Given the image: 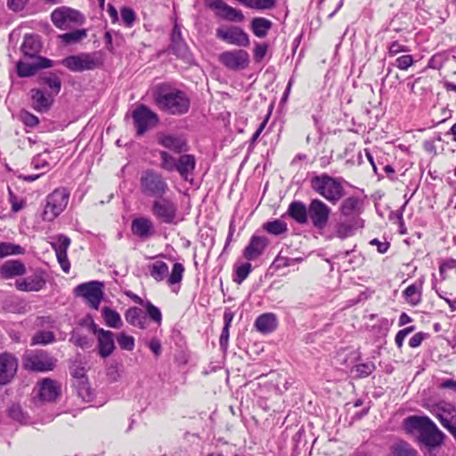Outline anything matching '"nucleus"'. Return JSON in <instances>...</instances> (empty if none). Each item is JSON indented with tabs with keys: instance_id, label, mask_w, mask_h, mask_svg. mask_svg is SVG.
<instances>
[{
	"instance_id": "f257e3e1",
	"label": "nucleus",
	"mask_w": 456,
	"mask_h": 456,
	"mask_svg": "<svg viewBox=\"0 0 456 456\" xmlns=\"http://www.w3.org/2000/svg\"><path fill=\"white\" fill-rule=\"evenodd\" d=\"M152 95L156 106L169 115H183L188 112L191 106L188 95L167 83L158 84Z\"/></svg>"
},
{
	"instance_id": "f03ea898",
	"label": "nucleus",
	"mask_w": 456,
	"mask_h": 456,
	"mask_svg": "<svg viewBox=\"0 0 456 456\" xmlns=\"http://www.w3.org/2000/svg\"><path fill=\"white\" fill-rule=\"evenodd\" d=\"M403 426L407 434L419 431V441L426 447H440L444 442L445 435L428 416L407 417L403 419Z\"/></svg>"
},
{
	"instance_id": "7ed1b4c3",
	"label": "nucleus",
	"mask_w": 456,
	"mask_h": 456,
	"mask_svg": "<svg viewBox=\"0 0 456 456\" xmlns=\"http://www.w3.org/2000/svg\"><path fill=\"white\" fill-rule=\"evenodd\" d=\"M311 188L332 205H336L344 196L342 178L326 173L314 175L310 180Z\"/></svg>"
},
{
	"instance_id": "20e7f679",
	"label": "nucleus",
	"mask_w": 456,
	"mask_h": 456,
	"mask_svg": "<svg viewBox=\"0 0 456 456\" xmlns=\"http://www.w3.org/2000/svg\"><path fill=\"white\" fill-rule=\"evenodd\" d=\"M140 190L148 198H161L169 191L165 177L154 169L144 170L140 177Z\"/></svg>"
},
{
	"instance_id": "39448f33",
	"label": "nucleus",
	"mask_w": 456,
	"mask_h": 456,
	"mask_svg": "<svg viewBox=\"0 0 456 456\" xmlns=\"http://www.w3.org/2000/svg\"><path fill=\"white\" fill-rule=\"evenodd\" d=\"M69 198V193L65 188L55 189L46 197L42 219L47 222L53 221L66 208Z\"/></svg>"
},
{
	"instance_id": "423d86ee",
	"label": "nucleus",
	"mask_w": 456,
	"mask_h": 456,
	"mask_svg": "<svg viewBox=\"0 0 456 456\" xmlns=\"http://www.w3.org/2000/svg\"><path fill=\"white\" fill-rule=\"evenodd\" d=\"M151 276L158 282L164 281L167 278V283L168 286H174L180 284L183 281L185 268L181 263H175L172 266V270L169 275L168 265L163 261H156L150 265Z\"/></svg>"
},
{
	"instance_id": "0eeeda50",
	"label": "nucleus",
	"mask_w": 456,
	"mask_h": 456,
	"mask_svg": "<svg viewBox=\"0 0 456 456\" xmlns=\"http://www.w3.org/2000/svg\"><path fill=\"white\" fill-rule=\"evenodd\" d=\"M51 20L57 28L62 30L86 22V17L80 11L69 6H61L54 9L51 13Z\"/></svg>"
},
{
	"instance_id": "6e6552de",
	"label": "nucleus",
	"mask_w": 456,
	"mask_h": 456,
	"mask_svg": "<svg viewBox=\"0 0 456 456\" xmlns=\"http://www.w3.org/2000/svg\"><path fill=\"white\" fill-rule=\"evenodd\" d=\"M23 367L34 372H47L55 367L56 360L45 350L27 352L23 357Z\"/></svg>"
},
{
	"instance_id": "1a4fd4ad",
	"label": "nucleus",
	"mask_w": 456,
	"mask_h": 456,
	"mask_svg": "<svg viewBox=\"0 0 456 456\" xmlns=\"http://www.w3.org/2000/svg\"><path fill=\"white\" fill-rule=\"evenodd\" d=\"M104 284L98 281H91L77 285L74 289L75 297H82L90 308L98 310L104 297Z\"/></svg>"
},
{
	"instance_id": "9d476101",
	"label": "nucleus",
	"mask_w": 456,
	"mask_h": 456,
	"mask_svg": "<svg viewBox=\"0 0 456 456\" xmlns=\"http://www.w3.org/2000/svg\"><path fill=\"white\" fill-rule=\"evenodd\" d=\"M153 216L161 223L173 224L176 223L178 215L177 203L170 198L155 199L151 207Z\"/></svg>"
},
{
	"instance_id": "9b49d317",
	"label": "nucleus",
	"mask_w": 456,
	"mask_h": 456,
	"mask_svg": "<svg viewBox=\"0 0 456 456\" xmlns=\"http://www.w3.org/2000/svg\"><path fill=\"white\" fill-rule=\"evenodd\" d=\"M307 213L312 225L322 230L329 223L331 208L322 200L313 199L307 207Z\"/></svg>"
},
{
	"instance_id": "f8f14e48",
	"label": "nucleus",
	"mask_w": 456,
	"mask_h": 456,
	"mask_svg": "<svg viewBox=\"0 0 456 456\" xmlns=\"http://www.w3.org/2000/svg\"><path fill=\"white\" fill-rule=\"evenodd\" d=\"M132 118L139 135L143 134L159 123L158 115L144 104H140L133 111Z\"/></svg>"
},
{
	"instance_id": "ddd939ff",
	"label": "nucleus",
	"mask_w": 456,
	"mask_h": 456,
	"mask_svg": "<svg viewBox=\"0 0 456 456\" xmlns=\"http://www.w3.org/2000/svg\"><path fill=\"white\" fill-rule=\"evenodd\" d=\"M61 63L72 72L93 70L100 65L94 54L84 53L64 58Z\"/></svg>"
},
{
	"instance_id": "4468645a",
	"label": "nucleus",
	"mask_w": 456,
	"mask_h": 456,
	"mask_svg": "<svg viewBox=\"0 0 456 456\" xmlns=\"http://www.w3.org/2000/svg\"><path fill=\"white\" fill-rule=\"evenodd\" d=\"M216 36L218 39L232 45L247 47L250 44L248 35L237 26L218 28Z\"/></svg>"
},
{
	"instance_id": "2eb2a0df",
	"label": "nucleus",
	"mask_w": 456,
	"mask_h": 456,
	"mask_svg": "<svg viewBox=\"0 0 456 456\" xmlns=\"http://www.w3.org/2000/svg\"><path fill=\"white\" fill-rule=\"evenodd\" d=\"M219 61L229 69L242 70L248 67L249 54L242 49L228 50L219 55Z\"/></svg>"
},
{
	"instance_id": "dca6fc26",
	"label": "nucleus",
	"mask_w": 456,
	"mask_h": 456,
	"mask_svg": "<svg viewBox=\"0 0 456 456\" xmlns=\"http://www.w3.org/2000/svg\"><path fill=\"white\" fill-rule=\"evenodd\" d=\"M46 285V273L42 269H37L34 273L25 278H20L15 281V288L19 291L38 292Z\"/></svg>"
},
{
	"instance_id": "f3484780",
	"label": "nucleus",
	"mask_w": 456,
	"mask_h": 456,
	"mask_svg": "<svg viewBox=\"0 0 456 456\" xmlns=\"http://www.w3.org/2000/svg\"><path fill=\"white\" fill-rule=\"evenodd\" d=\"M364 211V200L359 196L351 195L344 199L339 205L338 212L346 219L363 220L361 215Z\"/></svg>"
},
{
	"instance_id": "a211bd4d",
	"label": "nucleus",
	"mask_w": 456,
	"mask_h": 456,
	"mask_svg": "<svg viewBox=\"0 0 456 456\" xmlns=\"http://www.w3.org/2000/svg\"><path fill=\"white\" fill-rule=\"evenodd\" d=\"M207 6L216 11V16L225 20L241 22L245 19L241 10L227 4L224 0H211L207 3Z\"/></svg>"
},
{
	"instance_id": "6ab92c4d",
	"label": "nucleus",
	"mask_w": 456,
	"mask_h": 456,
	"mask_svg": "<svg viewBox=\"0 0 456 456\" xmlns=\"http://www.w3.org/2000/svg\"><path fill=\"white\" fill-rule=\"evenodd\" d=\"M18 366L19 362L14 354L9 352L0 354V386H5L13 379Z\"/></svg>"
},
{
	"instance_id": "aec40b11",
	"label": "nucleus",
	"mask_w": 456,
	"mask_h": 456,
	"mask_svg": "<svg viewBox=\"0 0 456 456\" xmlns=\"http://www.w3.org/2000/svg\"><path fill=\"white\" fill-rule=\"evenodd\" d=\"M70 243V239L64 234L57 235L55 237V241L51 242V247L55 252L57 261L65 273H69L71 266L67 254Z\"/></svg>"
},
{
	"instance_id": "412c9836",
	"label": "nucleus",
	"mask_w": 456,
	"mask_h": 456,
	"mask_svg": "<svg viewBox=\"0 0 456 456\" xmlns=\"http://www.w3.org/2000/svg\"><path fill=\"white\" fill-rule=\"evenodd\" d=\"M37 396L41 402H54L61 394V386L57 381L44 378L37 384Z\"/></svg>"
},
{
	"instance_id": "4be33fe9",
	"label": "nucleus",
	"mask_w": 456,
	"mask_h": 456,
	"mask_svg": "<svg viewBox=\"0 0 456 456\" xmlns=\"http://www.w3.org/2000/svg\"><path fill=\"white\" fill-rule=\"evenodd\" d=\"M268 245L269 240L266 237L254 234L243 250V257L247 261H255L265 253Z\"/></svg>"
},
{
	"instance_id": "5701e85b",
	"label": "nucleus",
	"mask_w": 456,
	"mask_h": 456,
	"mask_svg": "<svg viewBox=\"0 0 456 456\" xmlns=\"http://www.w3.org/2000/svg\"><path fill=\"white\" fill-rule=\"evenodd\" d=\"M53 61L45 57H37L33 62L19 61L16 64L17 75L20 77H28L35 75L39 69L51 68Z\"/></svg>"
},
{
	"instance_id": "b1692460",
	"label": "nucleus",
	"mask_w": 456,
	"mask_h": 456,
	"mask_svg": "<svg viewBox=\"0 0 456 456\" xmlns=\"http://www.w3.org/2000/svg\"><path fill=\"white\" fill-rule=\"evenodd\" d=\"M31 107L37 112H46L53 103L52 94H46L42 89L33 88L29 92Z\"/></svg>"
},
{
	"instance_id": "393cba45",
	"label": "nucleus",
	"mask_w": 456,
	"mask_h": 456,
	"mask_svg": "<svg viewBox=\"0 0 456 456\" xmlns=\"http://www.w3.org/2000/svg\"><path fill=\"white\" fill-rule=\"evenodd\" d=\"M26 265L19 259H11L4 261L0 265V278L2 280H11L16 277H21L26 273Z\"/></svg>"
},
{
	"instance_id": "a878e982",
	"label": "nucleus",
	"mask_w": 456,
	"mask_h": 456,
	"mask_svg": "<svg viewBox=\"0 0 456 456\" xmlns=\"http://www.w3.org/2000/svg\"><path fill=\"white\" fill-rule=\"evenodd\" d=\"M131 231L134 235L145 240L155 234L153 222L145 216L134 218L131 224Z\"/></svg>"
},
{
	"instance_id": "bb28decb",
	"label": "nucleus",
	"mask_w": 456,
	"mask_h": 456,
	"mask_svg": "<svg viewBox=\"0 0 456 456\" xmlns=\"http://www.w3.org/2000/svg\"><path fill=\"white\" fill-rule=\"evenodd\" d=\"M423 285L424 281L418 279L403 290L402 295L409 305L418 306L422 302Z\"/></svg>"
},
{
	"instance_id": "cd10ccee",
	"label": "nucleus",
	"mask_w": 456,
	"mask_h": 456,
	"mask_svg": "<svg viewBox=\"0 0 456 456\" xmlns=\"http://www.w3.org/2000/svg\"><path fill=\"white\" fill-rule=\"evenodd\" d=\"M196 168V158L192 154H183L177 159L175 170L184 181H189V175Z\"/></svg>"
},
{
	"instance_id": "c85d7f7f",
	"label": "nucleus",
	"mask_w": 456,
	"mask_h": 456,
	"mask_svg": "<svg viewBox=\"0 0 456 456\" xmlns=\"http://www.w3.org/2000/svg\"><path fill=\"white\" fill-rule=\"evenodd\" d=\"M158 142L160 145L173 151L175 153H182L188 151L186 140L179 136L163 134L159 137Z\"/></svg>"
},
{
	"instance_id": "c756f323",
	"label": "nucleus",
	"mask_w": 456,
	"mask_h": 456,
	"mask_svg": "<svg viewBox=\"0 0 456 456\" xmlns=\"http://www.w3.org/2000/svg\"><path fill=\"white\" fill-rule=\"evenodd\" d=\"M97 340L100 356L107 358L111 355L115 349L114 333L110 330L102 331Z\"/></svg>"
},
{
	"instance_id": "7c9ffc66",
	"label": "nucleus",
	"mask_w": 456,
	"mask_h": 456,
	"mask_svg": "<svg viewBox=\"0 0 456 456\" xmlns=\"http://www.w3.org/2000/svg\"><path fill=\"white\" fill-rule=\"evenodd\" d=\"M364 226V220L346 219L336 225L337 237L345 239L354 235V232Z\"/></svg>"
},
{
	"instance_id": "2f4dec72",
	"label": "nucleus",
	"mask_w": 456,
	"mask_h": 456,
	"mask_svg": "<svg viewBox=\"0 0 456 456\" xmlns=\"http://www.w3.org/2000/svg\"><path fill=\"white\" fill-rule=\"evenodd\" d=\"M42 48L41 41L37 36L26 35L20 50L27 57L37 59Z\"/></svg>"
},
{
	"instance_id": "473e14b6",
	"label": "nucleus",
	"mask_w": 456,
	"mask_h": 456,
	"mask_svg": "<svg viewBox=\"0 0 456 456\" xmlns=\"http://www.w3.org/2000/svg\"><path fill=\"white\" fill-rule=\"evenodd\" d=\"M125 319L130 325L145 330L148 326L147 317L142 310L136 306L129 307L125 313Z\"/></svg>"
},
{
	"instance_id": "72a5a7b5",
	"label": "nucleus",
	"mask_w": 456,
	"mask_h": 456,
	"mask_svg": "<svg viewBox=\"0 0 456 456\" xmlns=\"http://www.w3.org/2000/svg\"><path fill=\"white\" fill-rule=\"evenodd\" d=\"M254 325L260 333L268 334L276 329L277 319L274 314H263L256 319Z\"/></svg>"
},
{
	"instance_id": "f704fd0d",
	"label": "nucleus",
	"mask_w": 456,
	"mask_h": 456,
	"mask_svg": "<svg viewBox=\"0 0 456 456\" xmlns=\"http://www.w3.org/2000/svg\"><path fill=\"white\" fill-rule=\"evenodd\" d=\"M287 214L297 223L304 224L307 223L308 213L305 204L300 200L292 201L288 208Z\"/></svg>"
},
{
	"instance_id": "c9c22d12",
	"label": "nucleus",
	"mask_w": 456,
	"mask_h": 456,
	"mask_svg": "<svg viewBox=\"0 0 456 456\" xmlns=\"http://www.w3.org/2000/svg\"><path fill=\"white\" fill-rule=\"evenodd\" d=\"M273 22L265 17H256L250 21V29L258 38L265 37L272 28Z\"/></svg>"
},
{
	"instance_id": "e433bc0d",
	"label": "nucleus",
	"mask_w": 456,
	"mask_h": 456,
	"mask_svg": "<svg viewBox=\"0 0 456 456\" xmlns=\"http://www.w3.org/2000/svg\"><path fill=\"white\" fill-rule=\"evenodd\" d=\"M392 456H419V452L408 442L398 440L391 446Z\"/></svg>"
},
{
	"instance_id": "4c0bfd02",
	"label": "nucleus",
	"mask_w": 456,
	"mask_h": 456,
	"mask_svg": "<svg viewBox=\"0 0 456 456\" xmlns=\"http://www.w3.org/2000/svg\"><path fill=\"white\" fill-rule=\"evenodd\" d=\"M102 315L105 324L113 329H119L122 327L123 322L120 314L109 306H104L102 309Z\"/></svg>"
},
{
	"instance_id": "58836bf2",
	"label": "nucleus",
	"mask_w": 456,
	"mask_h": 456,
	"mask_svg": "<svg viewBox=\"0 0 456 456\" xmlns=\"http://www.w3.org/2000/svg\"><path fill=\"white\" fill-rule=\"evenodd\" d=\"M39 84L46 86L51 90L48 94H52L53 97L57 95L61 89V80L54 73L40 77Z\"/></svg>"
},
{
	"instance_id": "ea45409f",
	"label": "nucleus",
	"mask_w": 456,
	"mask_h": 456,
	"mask_svg": "<svg viewBox=\"0 0 456 456\" xmlns=\"http://www.w3.org/2000/svg\"><path fill=\"white\" fill-rule=\"evenodd\" d=\"M433 414L437 419V415L441 414L447 417L450 420L456 422V407L452 403L444 402L436 405Z\"/></svg>"
},
{
	"instance_id": "a19ab883",
	"label": "nucleus",
	"mask_w": 456,
	"mask_h": 456,
	"mask_svg": "<svg viewBox=\"0 0 456 456\" xmlns=\"http://www.w3.org/2000/svg\"><path fill=\"white\" fill-rule=\"evenodd\" d=\"M88 30L86 28L76 29L59 36L61 42L65 44H76L87 37Z\"/></svg>"
},
{
	"instance_id": "79ce46f5",
	"label": "nucleus",
	"mask_w": 456,
	"mask_h": 456,
	"mask_svg": "<svg viewBox=\"0 0 456 456\" xmlns=\"http://www.w3.org/2000/svg\"><path fill=\"white\" fill-rule=\"evenodd\" d=\"M24 253L25 249L20 245L11 242H0V259L10 256L23 255Z\"/></svg>"
},
{
	"instance_id": "37998d69",
	"label": "nucleus",
	"mask_w": 456,
	"mask_h": 456,
	"mask_svg": "<svg viewBox=\"0 0 456 456\" xmlns=\"http://www.w3.org/2000/svg\"><path fill=\"white\" fill-rule=\"evenodd\" d=\"M263 229L270 234L281 235L288 231L287 224L280 219L266 222L263 224Z\"/></svg>"
},
{
	"instance_id": "c03bdc74",
	"label": "nucleus",
	"mask_w": 456,
	"mask_h": 456,
	"mask_svg": "<svg viewBox=\"0 0 456 456\" xmlns=\"http://www.w3.org/2000/svg\"><path fill=\"white\" fill-rule=\"evenodd\" d=\"M55 341V335L53 331L39 330L31 338V346L49 345Z\"/></svg>"
},
{
	"instance_id": "a18cd8bd",
	"label": "nucleus",
	"mask_w": 456,
	"mask_h": 456,
	"mask_svg": "<svg viewBox=\"0 0 456 456\" xmlns=\"http://www.w3.org/2000/svg\"><path fill=\"white\" fill-rule=\"evenodd\" d=\"M160 164L159 167L167 172H174L176 167L177 159L173 157L169 152L159 151Z\"/></svg>"
},
{
	"instance_id": "49530a36",
	"label": "nucleus",
	"mask_w": 456,
	"mask_h": 456,
	"mask_svg": "<svg viewBox=\"0 0 456 456\" xmlns=\"http://www.w3.org/2000/svg\"><path fill=\"white\" fill-rule=\"evenodd\" d=\"M232 314H229V313H225L224 314V328L222 330V332H221V335H220V338H219V344H220V346L224 348L227 346V344H228V340H229V330H230V327H231V322L232 321Z\"/></svg>"
},
{
	"instance_id": "de8ad7c7",
	"label": "nucleus",
	"mask_w": 456,
	"mask_h": 456,
	"mask_svg": "<svg viewBox=\"0 0 456 456\" xmlns=\"http://www.w3.org/2000/svg\"><path fill=\"white\" fill-rule=\"evenodd\" d=\"M252 272V265L248 261L247 263H244L235 269V276L233 278V281L237 284L242 283L249 275V273Z\"/></svg>"
},
{
	"instance_id": "09e8293b",
	"label": "nucleus",
	"mask_w": 456,
	"mask_h": 456,
	"mask_svg": "<svg viewBox=\"0 0 456 456\" xmlns=\"http://www.w3.org/2000/svg\"><path fill=\"white\" fill-rule=\"evenodd\" d=\"M276 0H250L247 8L258 11L271 10L274 8Z\"/></svg>"
},
{
	"instance_id": "8fccbe9b",
	"label": "nucleus",
	"mask_w": 456,
	"mask_h": 456,
	"mask_svg": "<svg viewBox=\"0 0 456 456\" xmlns=\"http://www.w3.org/2000/svg\"><path fill=\"white\" fill-rule=\"evenodd\" d=\"M269 45L265 42H256L255 46L253 48V58L255 62H261L264 58L266 56L268 52Z\"/></svg>"
},
{
	"instance_id": "3c124183",
	"label": "nucleus",
	"mask_w": 456,
	"mask_h": 456,
	"mask_svg": "<svg viewBox=\"0 0 456 456\" xmlns=\"http://www.w3.org/2000/svg\"><path fill=\"white\" fill-rule=\"evenodd\" d=\"M143 305L146 309L149 318L159 325L162 322V314L160 310L150 301H147L145 304H143Z\"/></svg>"
},
{
	"instance_id": "603ef678",
	"label": "nucleus",
	"mask_w": 456,
	"mask_h": 456,
	"mask_svg": "<svg viewBox=\"0 0 456 456\" xmlns=\"http://www.w3.org/2000/svg\"><path fill=\"white\" fill-rule=\"evenodd\" d=\"M375 369L376 366L371 362L360 363L354 367L357 378H366L370 376L375 370Z\"/></svg>"
},
{
	"instance_id": "864d4df0",
	"label": "nucleus",
	"mask_w": 456,
	"mask_h": 456,
	"mask_svg": "<svg viewBox=\"0 0 456 456\" xmlns=\"http://www.w3.org/2000/svg\"><path fill=\"white\" fill-rule=\"evenodd\" d=\"M8 201L11 204L12 211L19 212L26 205V201L23 199H19L10 187H8Z\"/></svg>"
},
{
	"instance_id": "5fc2aeb1",
	"label": "nucleus",
	"mask_w": 456,
	"mask_h": 456,
	"mask_svg": "<svg viewBox=\"0 0 456 456\" xmlns=\"http://www.w3.org/2000/svg\"><path fill=\"white\" fill-rule=\"evenodd\" d=\"M117 341L123 350L132 351L134 347V338L125 333L118 334L117 336Z\"/></svg>"
},
{
	"instance_id": "6e6d98bb",
	"label": "nucleus",
	"mask_w": 456,
	"mask_h": 456,
	"mask_svg": "<svg viewBox=\"0 0 456 456\" xmlns=\"http://www.w3.org/2000/svg\"><path fill=\"white\" fill-rule=\"evenodd\" d=\"M416 330L415 326H409L400 330L395 337V343L398 349H402L405 338Z\"/></svg>"
},
{
	"instance_id": "4d7b16f0",
	"label": "nucleus",
	"mask_w": 456,
	"mask_h": 456,
	"mask_svg": "<svg viewBox=\"0 0 456 456\" xmlns=\"http://www.w3.org/2000/svg\"><path fill=\"white\" fill-rule=\"evenodd\" d=\"M20 118L22 123L29 127H35L39 124V118L28 110H21Z\"/></svg>"
},
{
	"instance_id": "13d9d810",
	"label": "nucleus",
	"mask_w": 456,
	"mask_h": 456,
	"mask_svg": "<svg viewBox=\"0 0 456 456\" xmlns=\"http://www.w3.org/2000/svg\"><path fill=\"white\" fill-rule=\"evenodd\" d=\"M120 15L122 18V20L124 24L126 27H132L135 20V12L130 7H123L120 10Z\"/></svg>"
},
{
	"instance_id": "bf43d9fd",
	"label": "nucleus",
	"mask_w": 456,
	"mask_h": 456,
	"mask_svg": "<svg viewBox=\"0 0 456 456\" xmlns=\"http://www.w3.org/2000/svg\"><path fill=\"white\" fill-rule=\"evenodd\" d=\"M414 61L411 55L405 54L398 57L395 60V66L401 70H407L411 65H413Z\"/></svg>"
},
{
	"instance_id": "052dcab7",
	"label": "nucleus",
	"mask_w": 456,
	"mask_h": 456,
	"mask_svg": "<svg viewBox=\"0 0 456 456\" xmlns=\"http://www.w3.org/2000/svg\"><path fill=\"white\" fill-rule=\"evenodd\" d=\"M409 51L408 46L400 44L398 41H394L387 46V54L390 57L395 56L400 53H407Z\"/></svg>"
},
{
	"instance_id": "680f3d73",
	"label": "nucleus",
	"mask_w": 456,
	"mask_h": 456,
	"mask_svg": "<svg viewBox=\"0 0 456 456\" xmlns=\"http://www.w3.org/2000/svg\"><path fill=\"white\" fill-rule=\"evenodd\" d=\"M428 335L425 332H417L414 334L409 340V346L411 348L419 347L424 339H426Z\"/></svg>"
},
{
	"instance_id": "e2e57ef3",
	"label": "nucleus",
	"mask_w": 456,
	"mask_h": 456,
	"mask_svg": "<svg viewBox=\"0 0 456 456\" xmlns=\"http://www.w3.org/2000/svg\"><path fill=\"white\" fill-rule=\"evenodd\" d=\"M29 0H7V6L9 9L19 12L24 9Z\"/></svg>"
},
{
	"instance_id": "0e129e2a",
	"label": "nucleus",
	"mask_w": 456,
	"mask_h": 456,
	"mask_svg": "<svg viewBox=\"0 0 456 456\" xmlns=\"http://www.w3.org/2000/svg\"><path fill=\"white\" fill-rule=\"evenodd\" d=\"M172 45L173 47L180 48L182 45V37H181V30L177 25H175L173 28L171 35Z\"/></svg>"
},
{
	"instance_id": "69168bd1",
	"label": "nucleus",
	"mask_w": 456,
	"mask_h": 456,
	"mask_svg": "<svg viewBox=\"0 0 456 456\" xmlns=\"http://www.w3.org/2000/svg\"><path fill=\"white\" fill-rule=\"evenodd\" d=\"M9 416L16 420H21L23 418L21 408L19 404H12L8 410Z\"/></svg>"
},
{
	"instance_id": "338daca9",
	"label": "nucleus",
	"mask_w": 456,
	"mask_h": 456,
	"mask_svg": "<svg viewBox=\"0 0 456 456\" xmlns=\"http://www.w3.org/2000/svg\"><path fill=\"white\" fill-rule=\"evenodd\" d=\"M31 165L35 169L49 168V162L46 159H43L40 156H37L32 159Z\"/></svg>"
},
{
	"instance_id": "774afa93",
	"label": "nucleus",
	"mask_w": 456,
	"mask_h": 456,
	"mask_svg": "<svg viewBox=\"0 0 456 456\" xmlns=\"http://www.w3.org/2000/svg\"><path fill=\"white\" fill-rule=\"evenodd\" d=\"M370 244L376 246L378 252L380 254L386 253L390 247V244L388 242H387V241L382 242V241H379L378 239L371 240L370 241Z\"/></svg>"
}]
</instances>
